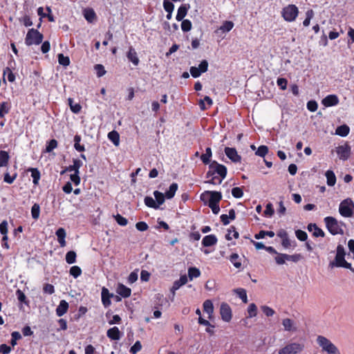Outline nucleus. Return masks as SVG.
I'll list each match as a JSON object with an SVG mask.
<instances>
[{
  "label": "nucleus",
  "mask_w": 354,
  "mask_h": 354,
  "mask_svg": "<svg viewBox=\"0 0 354 354\" xmlns=\"http://www.w3.org/2000/svg\"><path fill=\"white\" fill-rule=\"evenodd\" d=\"M344 257V248L342 245H338L337 247V253L335 258V262H330V266L332 267L336 266L348 268L354 272L351 268V264L346 261Z\"/></svg>",
  "instance_id": "nucleus-1"
},
{
  "label": "nucleus",
  "mask_w": 354,
  "mask_h": 354,
  "mask_svg": "<svg viewBox=\"0 0 354 354\" xmlns=\"http://www.w3.org/2000/svg\"><path fill=\"white\" fill-rule=\"evenodd\" d=\"M326 227L333 235L343 234L344 230L342 228L344 225V223L339 222L336 218L332 216H327L324 218Z\"/></svg>",
  "instance_id": "nucleus-2"
},
{
  "label": "nucleus",
  "mask_w": 354,
  "mask_h": 354,
  "mask_svg": "<svg viewBox=\"0 0 354 354\" xmlns=\"http://www.w3.org/2000/svg\"><path fill=\"white\" fill-rule=\"evenodd\" d=\"M221 198V193L216 191H205L201 196V199L208 206L218 205Z\"/></svg>",
  "instance_id": "nucleus-3"
},
{
  "label": "nucleus",
  "mask_w": 354,
  "mask_h": 354,
  "mask_svg": "<svg viewBox=\"0 0 354 354\" xmlns=\"http://www.w3.org/2000/svg\"><path fill=\"white\" fill-rule=\"evenodd\" d=\"M317 342L322 350L328 354H340L337 346L326 337L319 335L317 338Z\"/></svg>",
  "instance_id": "nucleus-4"
},
{
  "label": "nucleus",
  "mask_w": 354,
  "mask_h": 354,
  "mask_svg": "<svg viewBox=\"0 0 354 354\" xmlns=\"http://www.w3.org/2000/svg\"><path fill=\"white\" fill-rule=\"evenodd\" d=\"M354 203L351 198H346L339 204V212L344 217H352L353 216Z\"/></svg>",
  "instance_id": "nucleus-5"
},
{
  "label": "nucleus",
  "mask_w": 354,
  "mask_h": 354,
  "mask_svg": "<svg viewBox=\"0 0 354 354\" xmlns=\"http://www.w3.org/2000/svg\"><path fill=\"white\" fill-rule=\"evenodd\" d=\"M43 35L37 30L31 28L28 31L25 42L28 46L38 45L41 43Z\"/></svg>",
  "instance_id": "nucleus-6"
},
{
  "label": "nucleus",
  "mask_w": 354,
  "mask_h": 354,
  "mask_svg": "<svg viewBox=\"0 0 354 354\" xmlns=\"http://www.w3.org/2000/svg\"><path fill=\"white\" fill-rule=\"evenodd\" d=\"M299 13L297 7L295 5L290 4L283 8L281 15L283 19L287 21H293L297 18Z\"/></svg>",
  "instance_id": "nucleus-7"
},
{
  "label": "nucleus",
  "mask_w": 354,
  "mask_h": 354,
  "mask_svg": "<svg viewBox=\"0 0 354 354\" xmlns=\"http://www.w3.org/2000/svg\"><path fill=\"white\" fill-rule=\"evenodd\" d=\"M304 348V345L299 343H291L279 351V354H297Z\"/></svg>",
  "instance_id": "nucleus-8"
},
{
  "label": "nucleus",
  "mask_w": 354,
  "mask_h": 354,
  "mask_svg": "<svg viewBox=\"0 0 354 354\" xmlns=\"http://www.w3.org/2000/svg\"><path fill=\"white\" fill-rule=\"evenodd\" d=\"M209 168L221 176V179H224L227 175V168L223 165L218 163L216 160L211 162Z\"/></svg>",
  "instance_id": "nucleus-9"
},
{
  "label": "nucleus",
  "mask_w": 354,
  "mask_h": 354,
  "mask_svg": "<svg viewBox=\"0 0 354 354\" xmlns=\"http://www.w3.org/2000/svg\"><path fill=\"white\" fill-rule=\"evenodd\" d=\"M336 152H337L339 159L346 160L350 156L351 147L347 144L340 145L337 147Z\"/></svg>",
  "instance_id": "nucleus-10"
},
{
  "label": "nucleus",
  "mask_w": 354,
  "mask_h": 354,
  "mask_svg": "<svg viewBox=\"0 0 354 354\" xmlns=\"http://www.w3.org/2000/svg\"><path fill=\"white\" fill-rule=\"evenodd\" d=\"M220 314L223 321L228 322L231 320L232 310L227 304L222 303L221 304Z\"/></svg>",
  "instance_id": "nucleus-11"
},
{
  "label": "nucleus",
  "mask_w": 354,
  "mask_h": 354,
  "mask_svg": "<svg viewBox=\"0 0 354 354\" xmlns=\"http://www.w3.org/2000/svg\"><path fill=\"white\" fill-rule=\"evenodd\" d=\"M187 282V277L186 275H182L178 280L174 282L173 286L171 288V299L173 301L175 297V292L179 289L182 286L185 285Z\"/></svg>",
  "instance_id": "nucleus-12"
},
{
  "label": "nucleus",
  "mask_w": 354,
  "mask_h": 354,
  "mask_svg": "<svg viewBox=\"0 0 354 354\" xmlns=\"http://www.w3.org/2000/svg\"><path fill=\"white\" fill-rule=\"evenodd\" d=\"M225 153L227 158L234 162H239L241 160V156L238 154L235 148L225 147Z\"/></svg>",
  "instance_id": "nucleus-13"
},
{
  "label": "nucleus",
  "mask_w": 354,
  "mask_h": 354,
  "mask_svg": "<svg viewBox=\"0 0 354 354\" xmlns=\"http://www.w3.org/2000/svg\"><path fill=\"white\" fill-rule=\"evenodd\" d=\"M282 325L283 326V329L286 331L288 332H296L297 330V327L296 326L295 322L289 318H285L282 320Z\"/></svg>",
  "instance_id": "nucleus-14"
},
{
  "label": "nucleus",
  "mask_w": 354,
  "mask_h": 354,
  "mask_svg": "<svg viewBox=\"0 0 354 354\" xmlns=\"http://www.w3.org/2000/svg\"><path fill=\"white\" fill-rule=\"evenodd\" d=\"M102 302L104 307H108L111 305V302L110 300L111 297H113V294L109 292V290L105 287L102 289Z\"/></svg>",
  "instance_id": "nucleus-15"
},
{
  "label": "nucleus",
  "mask_w": 354,
  "mask_h": 354,
  "mask_svg": "<svg viewBox=\"0 0 354 354\" xmlns=\"http://www.w3.org/2000/svg\"><path fill=\"white\" fill-rule=\"evenodd\" d=\"M339 103V99L335 95H328L322 100V104L325 106H332Z\"/></svg>",
  "instance_id": "nucleus-16"
},
{
  "label": "nucleus",
  "mask_w": 354,
  "mask_h": 354,
  "mask_svg": "<svg viewBox=\"0 0 354 354\" xmlns=\"http://www.w3.org/2000/svg\"><path fill=\"white\" fill-rule=\"evenodd\" d=\"M307 229L309 232H313V235L315 237H324L325 235L324 231L315 223L308 224Z\"/></svg>",
  "instance_id": "nucleus-17"
},
{
  "label": "nucleus",
  "mask_w": 354,
  "mask_h": 354,
  "mask_svg": "<svg viewBox=\"0 0 354 354\" xmlns=\"http://www.w3.org/2000/svg\"><path fill=\"white\" fill-rule=\"evenodd\" d=\"M127 57L129 61H131L135 66H138L140 60L138 57L137 53L136 50L132 47L130 46L129 51L127 54Z\"/></svg>",
  "instance_id": "nucleus-18"
},
{
  "label": "nucleus",
  "mask_w": 354,
  "mask_h": 354,
  "mask_svg": "<svg viewBox=\"0 0 354 354\" xmlns=\"http://www.w3.org/2000/svg\"><path fill=\"white\" fill-rule=\"evenodd\" d=\"M68 309V304L65 300H61L56 308V314L58 317L63 316Z\"/></svg>",
  "instance_id": "nucleus-19"
},
{
  "label": "nucleus",
  "mask_w": 354,
  "mask_h": 354,
  "mask_svg": "<svg viewBox=\"0 0 354 354\" xmlns=\"http://www.w3.org/2000/svg\"><path fill=\"white\" fill-rule=\"evenodd\" d=\"M189 8V4L181 5L178 9L177 15L176 17V20L178 21H182L183 18L186 16Z\"/></svg>",
  "instance_id": "nucleus-20"
},
{
  "label": "nucleus",
  "mask_w": 354,
  "mask_h": 354,
  "mask_svg": "<svg viewBox=\"0 0 354 354\" xmlns=\"http://www.w3.org/2000/svg\"><path fill=\"white\" fill-rule=\"evenodd\" d=\"M117 293L122 297L127 298L131 295V290L122 283H119L117 287Z\"/></svg>",
  "instance_id": "nucleus-21"
},
{
  "label": "nucleus",
  "mask_w": 354,
  "mask_h": 354,
  "mask_svg": "<svg viewBox=\"0 0 354 354\" xmlns=\"http://www.w3.org/2000/svg\"><path fill=\"white\" fill-rule=\"evenodd\" d=\"M106 335L111 339L119 340L120 339V331L118 327L114 326L107 330Z\"/></svg>",
  "instance_id": "nucleus-22"
},
{
  "label": "nucleus",
  "mask_w": 354,
  "mask_h": 354,
  "mask_svg": "<svg viewBox=\"0 0 354 354\" xmlns=\"http://www.w3.org/2000/svg\"><path fill=\"white\" fill-rule=\"evenodd\" d=\"M217 243V238L214 234L205 236L202 241V244L205 247H209Z\"/></svg>",
  "instance_id": "nucleus-23"
},
{
  "label": "nucleus",
  "mask_w": 354,
  "mask_h": 354,
  "mask_svg": "<svg viewBox=\"0 0 354 354\" xmlns=\"http://www.w3.org/2000/svg\"><path fill=\"white\" fill-rule=\"evenodd\" d=\"M56 236H57V241L61 247H64L66 245L65 237H66V231L64 228L60 227L56 231Z\"/></svg>",
  "instance_id": "nucleus-24"
},
{
  "label": "nucleus",
  "mask_w": 354,
  "mask_h": 354,
  "mask_svg": "<svg viewBox=\"0 0 354 354\" xmlns=\"http://www.w3.org/2000/svg\"><path fill=\"white\" fill-rule=\"evenodd\" d=\"M73 164L66 167V170L68 171H74L75 173H80V169L82 166L83 163L80 160L73 159Z\"/></svg>",
  "instance_id": "nucleus-25"
},
{
  "label": "nucleus",
  "mask_w": 354,
  "mask_h": 354,
  "mask_svg": "<svg viewBox=\"0 0 354 354\" xmlns=\"http://www.w3.org/2000/svg\"><path fill=\"white\" fill-rule=\"evenodd\" d=\"M203 310L209 315L208 318L211 319L214 313V306L211 300H205L203 303Z\"/></svg>",
  "instance_id": "nucleus-26"
},
{
  "label": "nucleus",
  "mask_w": 354,
  "mask_h": 354,
  "mask_svg": "<svg viewBox=\"0 0 354 354\" xmlns=\"http://www.w3.org/2000/svg\"><path fill=\"white\" fill-rule=\"evenodd\" d=\"M325 176L326 177V183L328 186H334L336 183V176L335 175V173L332 170H328Z\"/></svg>",
  "instance_id": "nucleus-27"
},
{
  "label": "nucleus",
  "mask_w": 354,
  "mask_h": 354,
  "mask_svg": "<svg viewBox=\"0 0 354 354\" xmlns=\"http://www.w3.org/2000/svg\"><path fill=\"white\" fill-rule=\"evenodd\" d=\"M10 156L6 151H0V167H6L8 164Z\"/></svg>",
  "instance_id": "nucleus-28"
},
{
  "label": "nucleus",
  "mask_w": 354,
  "mask_h": 354,
  "mask_svg": "<svg viewBox=\"0 0 354 354\" xmlns=\"http://www.w3.org/2000/svg\"><path fill=\"white\" fill-rule=\"evenodd\" d=\"M212 156V149L210 147H207L205 149V153L202 154L201 156V159L202 162L205 164H210V158Z\"/></svg>",
  "instance_id": "nucleus-29"
},
{
  "label": "nucleus",
  "mask_w": 354,
  "mask_h": 354,
  "mask_svg": "<svg viewBox=\"0 0 354 354\" xmlns=\"http://www.w3.org/2000/svg\"><path fill=\"white\" fill-rule=\"evenodd\" d=\"M349 131H350L349 127L346 124H343V125L338 127L336 129L335 133L342 137H345L349 133Z\"/></svg>",
  "instance_id": "nucleus-30"
},
{
  "label": "nucleus",
  "mask_w": 354,
  "mask_h": 354,
  "mask_svg": "<svg viewBox=\"0 0 354 354\" xmlns=\"http://www.w3.org/2000/svg\"><path fill=\"white\" fill-rule=\"evenodd\" d=\"M109 139L115 146H118L120 144V135L116 131H112L108 133Z\"/></svg>",
  "instance_id": "nucleus-31"
},
{
  "label": "nucleus",
  "mask_w": 354,
  "mask_h": 354,
  "mask_svg": "<svg viewBox=\"0 0 354 354\" xmlns=\"http://www.w3.org/2000/svg\"><path fill=\"white\" fill-rule=\"evenodd\" d=\"M178 184L176 183H173L169 186V190L166 192L165 197L168 199L172 198L174 196L176 192L178 189Z\"/></svg>",
  "instance_id": "nucleus-32"
},
{
  "label": "nucleus",
  "mask_w": 354,
  "mask_h": 354,
  "mask_svg": "<svg viewBox=\"0 0 354 354\" xmlns=\"http://www.w3.org/2000/svg\"><path fill=\"white\" fill-rule=\"evenodd\" d=\"M28 171L31 172L32 183H34V185H37L40 179L39 171L37 168H30Z\"/></svg>",
  "instance_id": "nucleus-33"
},
{
  "label": "nucleus",
  "mask_w": 354,
  "mask_h": 354,
  "mask_svg": "<svg viewBox=\"0 0 354 354\" xmlns=\"http://www.w3.org/2000/svg\"><path fill=\"white\" fill-rule=\"evenodd\" d=\"M234 27V24L232 21H225L223 24V25L217 30V32L218 30H221L223 32H227L230 31Z\"/></svg>",
  "instance_id": "nucleus-34"
},
{
  "label": "nucleus",
  "mask_w": 354,
  "mask_h": 354,
  "mask_svg": "<svg viewBox=\"0 0 354 354\" xmlns=\"http://www.w3.org/2000/svg\"><path fill=\"white\" fill-rule=\"evenodd\" d=\"M10 106L8 102H3L0 104V118H3L5 114L8 113Z\"/></svg>",
  "instance_id": "nucleus-35"
},
{
  "label": "nucleus",
  "mask_w": 354,
  "mask_h": 354,
  "mask_svg": "<svg viewBox=\"0 0 354 354\" xmlns=\"http://www.w3.org/2000/svg\"><path fill=\"white\" fill-rule=\"evenodd\" d=\"M230 261L233 263L234 266L236 268L241 267V263L239 261V256L236 253H233L230 257Z\"/></svg>",
  "instance_id": "nucleus-36"
},
{
  "label": "nucleus",
  "mask_w": 354,
  "mask_h": 354,
  "mask_svg": "<svg viewBox=\"0 0 354 354\" xmlns=\"http://www.w3.org/2000/svg\"><path fill=\"white\" fill-rule=\"evenodd\" d=\"M200 275L201 272L198 268L192 267L188 269V276L190 280H192L194 278H197Z\"/></svg>",
  "instance_id": "nucleus-37"
},
{
  "label": "nucleus",
  "mask_w": 354,
  "mask_h": 354,
  "mask_svg": "<svg viewBox=\"0 0 354 354\" xmlns=\"http://www.w3.org/2000/svg\"><path fill=\"white\" fill-rule=\"evenodd\" d=\"M81 141V136L75 135L74 137V147L78 151H84L85 150L84 146L80 144Z\"/></svg>",
  "instance_id": "nucleus-38"
},
{
  "label": "nucleus",
  "mask_w": 354,
  "mask_h": 354,
  "mask_svg": "<svg viewBox=\"0 0 354 354\" xmlns=\"http://www.w3.org/2000/svg\"><path fill=\"white\" fill-rule=\"evenodd\" d=\"M234 292L238 295V296L241 299L243 303H248L247 293L246 290L243 288H237L234 290Z\"/></svg>",
  "instance_id": "nucleus-39"
},
{
  "label": "nucleus",
  "mask_w": 354,
  "mask_h": 354,
  "mask_svg": "<svg viewBox=\"0 0 354 354\" xmlns=\"http://www.w3.org/2000/svg\"><path fill=\"white\" fill-rule=\"evenodd\" d=\"M266 236H268L270 237H273L274 236V232L272 231H264L261 230L258 234L254 235V238L256 239H260L264 238Z\"/></svg>",
  "instance_id": "nucleus-40"
},
{
  "label": "nucleus",
  "mask_w": 354,
  "mask_h": 354,
  "mask_svg": "<svg viewBox=\"0 0 354 354\" xmlns=\"http://www.w3.org/2000/svg\"><path fill=\"white\" fill-rule=\"evenodd\" d=\"M145 203L149 207H152L154 209L158 208V205H157L156 201L150 196H146L145 198Z\"/></svg>",
  "instance_id": "nucleus-41"
},
{
  "label": "nucleus",
  "mask_w": 354,
  "mask_h": 354,
  "mask_svg": "<svg viewBox=\"0 0 354 354\" xmlns=\"http://www.w3.org/2000/svg\"><path fill=\"white\" fill-rule=\"evenodd\" d=\"M66 261L68 264H73L76 261V253L74 251H69L66 254Z\"/></svg>",
  "instance_id": "nucleus-42"
},
{
  "label": "nucleus",
  "mask_w": 354,
  "mask_h": 354,
  "mask_svg": "<svg viewBox=\"0 0 354 354\" xmlns=\"http://www.w3.org/2000/svg\"><path fill=\"white\" fill-rule=\"evenodd\" d=\"M68 101L72 112L78 113L81 110V106L77 103L74 104L73 100L71 98H68Z\"/></svg>",
  "instance_id": "nucleus-43"
},
{
  "label": "nucleus",
  "mask_w": 354,
  "mask_h": 354,
  "mask_svg": "<svg viewBox=\"0 0 354 354\" xmlns=\"http://www.w3.org/2000/svg\"><path fill=\"white\" fill-rule=\"evenodd\" d=\"M84 16L88 22H92L95 17V13L91 9L85 10Z\"/></svg>",
  "instance_id": "nucleus-44"
},
{
  "label": "nucleus",
  "mask_w": 354,
  "mask_h": 354,
  "mask_svg": "<svg viewBox=\"0 0 354 354\" xmlns=\"http://www.w3.org/2000/svg\"><path fill=\"white\" fill-rule=\"evenodd\" d=\"M153 196L156 198V203L157 205H158V206L160 205H162L165 202V196L162 193L158 192V191H155L153 192Z\"/></svg>",
  "instance_id": "nucleus-45"
},
{
  "label": "nucleus",
  "mask_w": 354,
  "mask_h": 354,
  "mask_svg": "<svg viewBox=\"0 0 354 354\" xmlns=\"http://www.w3.org/2000/svg\"><path fill=\"white\" fill-rule=\"evenodd\" d=\"M58 62L60 65L67 66L70 64V59L68 57L64 56L63 54H58Z\"/></svg>",
  "instance_id": "nucleus-46"
},
{
  "label": "nucleus",
  "mask_w": 354,
  "mask_h": 354,
  "mask_svg": "<svg viewBox=\"0 0 354 354\" xmlns=\"http://www.w3.org/2000/svg\"><path fill=\"white\" fill-rule=\"evenodd\" d=\"M39 213H40L39 205L37 203H35L31 208L32 217L35 220L37 219L39 216Z\"/></svg>",
  "instance_id": "nucleus-47"
},
{
  "label": "nucleus",
  "mask_w": 354,
  "mask_h": 354,
  "mask_svg": "<svg viewBox=\"0 0 354 354\" xmlns=\"http://www.w3.org/2000/svg\"><path fill=\"white\" fill-rule=\"evenodd\" d=\"M57 141L55 139H52L48 142L45 151L47 153H50L54 149L57 148Z\"/></svg>",
  "instance_id": "nucleus-48"
},
{
  "label": "nucleus",
  "mask_w": 354,
  "mask_h": 354,
  "mask_svg": "<svg viewBox=\"0 0 354 354\" xmlns=\"http://www.w3.org/2000/svg\"><path fill=\"white\" fill-rule=\"evenodd\" d=\"M283 257L286 258V261H290L292 262H297L301 259V255L300 254H295L292 255L285 254Z\"/></svg>",
  "instance_id": "nucleus-49"
},
{
  "label": "nucleus",
  "mask_w": 354,
  "mask_h": 354,
  "mask_svg": "<svg viewBox=\"0 0 354 354\" xmlns=\"http://www.w3.org/2000/svg\"><path fill=\"white\" fill-rule=\"evenodd\" d=\"M268 147L266 145H261L257 149V151L255 152V154L260 157H264L268 153Z\"/></svg>",
  "instance_id": "nucleus-50"
},
{
  "label": "nucleus",
  "mask_w": 354,
  "mask_h": 354,
  "mask_svg": "<svg viewBox=\"0 0 354 354\" xmlns=\"http://www.w3.org/2000/svg\"><path fill=\"white\" fill-rule=\"evenodd\" d=\"M115 220L121 226H126L128 223V221L126 218L122 216L120 214L113 216Z\"/></svg>",
  "instance_id": "nucleus-51"
},
{
  "label": "nucleus",
  "mask_w": 354,
  "mask_h": 354,
  "mask_svg": "<svg viewBox=\"0 0 354 354\" xmlns=\"http://www.w3.org/2000/svg\"><path fill=\"white\" fill-rule=\"evenodd\" d=\"M232 194L236 198H240L243 195V192L241 187H236L232 189Z\"/></svg>",
  "instance_id": "nucleus-52"
},
{
  "label": "nucleus",
  "mask_w": 354,
  "mask_h": 354,
  "mask_svg": "<svg viewBox=\"0 0 354 354\" xmlns=\"http://www.w3.org/2000/svg\"><path fill=\"white\" fill-rule=\"evenodd\" d=\"M82 274V270L79 266H74L70 269V274L73 276L75 278L78 277Z\"/></svg>",
  "instance_id": "nucleus-53"
},
{
  "label": "nucleus",
  "mask_w": 354,
  "mask_h": 354,
  "mask_svg": "<svg viewBox=\"0 0 354 354\" xmlns=\"http://www.w3.org/2000/svg\"><path fill=\"white\" fill-rule=\"evenodd\" d=\"M295 235H296L297 238L301 241H306V239L308 238L307 233L301 230H296Z\"/></svg>",
  "instance_id": "nucleus-54"
},
{
  "label": "nucleus",
  "mask_w": 354,
  "mask_h": 354,
  "mask_svg": "<svg viewBox=\"0 0 354 354\" xmlns=\"http://www.w3.org/2000/svg\"><path fill=\"white\" fill-rule=\"evenodd\" d=\"M181 28L184 32H188L192 29V22L188 19L182 20Z\"/></svg>",
  "instance_id": "nucleus-55"
},
{
  "label": "nucleus",
  "mask_w": 354,
  "mask_h": 354,
  "mask_svg": "<svg viewBox=\"0 0 354 354\" xmlns=\"http://www.w3.org/2000/svg\"><path fill=\"white\" fill-rule=\"evenodd\" d=\"M163 7L167 12H172L174 8V5L169 0H163Z\"/></svg>",
  "instance_id": "nucleus-56"
},
{
  "label": "nucleus",
  "mask_w": 354,
  "mask_h": 354,
  "mask_svg": "<svg viewBox=\"0 0 354 354\" xmlns=\"http://www.w3.org/2000/svg\"><path fill=\"white\" fill-rule=\"evenodd\" d=\"M11 337L10 344L12 346H15L17 344V341L21 338V334L17 331L12 332Z\"/></svg>",
  "instance_id": "nucleus-57"
},
{
  "label": "nucleus",
  "mask_w": 354,
  "mask_h": 354,
  "mask_svg": "<svg viewBox=\"0 0 354 354\" xmlns=\"http://www.w3.org/2000/svg\"><path fill=\"white\" fill-rule=\"evenodd\" d=\"M306 17L304 19L303 24L304 26H308L311 19L313 17L314 12L313 10H309L306 13Z\"/></svg>",
  "instance_id": "nucleus-58"
},
{
  "label": "nucleus",
  "mask_w": 354,
  "mask_h": 354,
  "mask_svg": "<svg viewBox=\"0 0 354 354\" xmlns=\"http://www.w3.org/2000/svg\"><path fill=\"white\" fill-rule=\"evenodd\" d=\"M257 308L254 304H250L248 308V313L250 317H253L257 315Z\"/></svg>",
  "instance_id": "nucleus-59"
},
{
  "label": "nucleus",
  "mask_w": 354,
  "mask_h": 354,
  "mask_svg": "<svg viewBox=\"0 0 354 354\" xmlns=\"http://www.w3.org/2000/svg\"><path fill=\"white\" fill-rule=\"evenodd\" d=\"M142 348V345L140 341H137L130 348L131 354H136Z\"/></svg>",
  "instance_id": "nucleus-60"
},
{
  "label": "nucleus",
  "mask_w": 354,
  "mask_h": 354,
  "mask_svg": "<svg viewBox=\"0 0 354 354\" xmlns=\"http://www.w3.org/2000/svg\"><path fill=\"white\" fill-rule=\"evenodd\" d=\"M261 310L267 317H272L275 313L274 310L272 308L267 306H261Z\"/></svg>",
  "instance_id": "nucleus-61"
},
{
  "label": "nucleus",
  "mask_w": 354,
  "mask_h": 354,
  "mask_svg": "<svg viewBox=\"0 0 354 354\" xmlns=\"http://www.w3.org/2000/svg\"><path fill=\"white\" fill-rule=\"evenodd\" d=\"M44 293L52 295L55 292L54 286L50 283H45L43 287Z\"/></svg>",
  "instance_id": "nucleus-62"
},
{
  "label": "nucleus",
  "mask_w": 354,
  "mask_h": 354,
  "mask_svg": "<svg viewBox=\"0 0 354 354\" xmlns=\"http://www.w3.org/2000/svg\"><path fill=\"white\" fill-rule=\"evenodd\" d=\"M17 174H15L12 176H10L9 173H6L3 176V181L12 184L17 178Z\"/></svg>",
  "instance_id": "nucleus-63"
},
{
  "label": "nucleus",
  "mask_w": 354,
  "mask_h": 354,
  "mask_svg": "<svg viewBox=\"0 0 354 354\" xmlns=\"http://www.w3.org/2000/svg\"><path fill=\"white\" fill-rule=\"evenodd\" d=\"M277 84L281 90H286L287 88L288 81L285 78L280 77L277 79Z\"/></svg>",
  "instance_id": "nucleus-64"
}]
</instances>
